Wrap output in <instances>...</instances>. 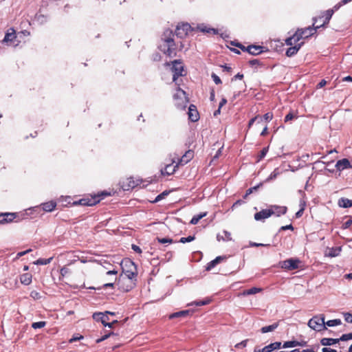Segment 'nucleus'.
<instances>
[{"instance_id": "1", "label": "nucleus", "mask_w": 352, "mask_h": 352, "mask_svg": "<svg viewBox=\"0 0 352 352\" xmlns=\"http://www.w3.org/2000/svg\"><path fill=\"white\" fill-rule=\"evenodd\" d=\"M173 34L171 31L167 30L164 34L162 40L164 44V52L169 57H173L176 55V45L173 39Z\"/></svg>"}, {"instance_id": "2", "label": "nucleus", "mask_w": 352, "mask_h": 352, "mask_svg": "<svg viewBox=\"0 0 352 352\" xmlns=\"http://www.w3.org/2000/svg\"><path fill=\"white\" fill-rule=\"evenodd\" d=\"M109 195V193L102 192L101 195L98 194L94 196L87 197L79 199L78 201H74L71 203L70 200L67 201V204L72 206L81 205V206H94L96 204L99 203L101 198V196H107Z\"/></svg>"}, {"instance_id": "3", "label": "nucleus", "mask_w": 352, "mask_h": 352, "mask_svg": "<svg viewBox=\"0 0 352 352\" xmlns=\"http://www.w3.org/2000/svg\"><path fill=\"white\" fill-rule=\"evenodd\" d=\"M318 19V18L314 19V23L311 26H309L305 28H298L295 32V36H296V39L300 41L302 38H307L316 34L317 30L320 28V26L315 25Z\"/></svg>"}, {"instance_id": "4", "label": "nucleus", "mask_w": 352, "mask_h": 352, "mask_svg": "<svg viewBox=\"0 0 352 352\" xmlns=\"http://www.w3.org/2000/svg\"><path fill=\"white\" fill-rule=\"evenodd\" d=\"M117 286L118 289L122 292H128L131 291L135 286L136 279L128 278L127 276H122V274L120 275L118 278H117Z\"/></svg>"}, {"instance_id": "5", "label": "nucleus", "mask_w": 352, "mask_h": 352, "mask_svg": "<svg viewBox=\"0 0 352 352\" xmlns=\"http://www.w3.org/2000/svg\"><path fill=\"white\" fill-rule=\"evenodd\" d=\"M173 100L175 105L182 109H184L188 102L186 92L179 87L176 89V92L173 94Z\"/></svg>"}, {"instance_id": "6", "label": "nucleus", "mask_w": 352, "mask_h": 352, "mask_svg": "<svg viewBox=\"0 0 352 352\" xmlns=\"http://www.w3.org/2000/svg\"><path fill=\"white\" fill-rule=\"evenodd\" d=\"M122 276H127L128 278H131L133 279H136L138 272L137 268L135 265L134 263L131 260H125L122 262Z\"/></svg>"}, {"instance_id": "7", "label": "nucleus", "mask_w": 352, "mask_h": 352, "mask_svg": "<svg viewBox=\"0 0 352 352\" xmlns=\"http://www.w3.org/2000/svg\"><path fill=\"white\" fill-rule=\"evenodd\" d=\"M308 326L311 329L317 331H321L327 329V327H325L324 317L323 315L314 316L309 320Z\"/></svg>"}, {"instance_id": "8", "label": "nucleus", "mask_w": 352, "mask_h": 352, "mask_svg": "<svg viewBox=\"0 0 352 352\" xmlns=\"http://www.w3.org/2000/svg\"><path fill=\"white\" fill-rule=\"evenodd\" d=\"M301 261L297 258H290L279 263L280 267L287 271L295 270L299 268Z\"/></svg>"}, {"instance_id": "9", "label": "nucleus", "mask_w": 352, "mask_h": 352, "mask_svg": "<svg viewBox=\"0 0 352 352\" xmlns=\"http://www.w3.org/2000/svg\"><path fill=\"white\" fill-rule=\"evenodd\" d=\"M172 70L173 72V80L175 81L179 76H182L184 74V66L182 63L179 60H175L172 62Z\"/></svg>"}, {"instance_id": "10", "label": "nucleus", "mask_w": 352, "mask_h": 352, "mask_svg": "<svg viewBox=\"0 0 352 352\" xmlns=\"http://www.w3.org/2000/svg\"><path fill=\"white\" fill-rule=\"evenodd\" d=\"M190 25L188 23L178 25L175 30V34L179 38L185 37L190 31Z\"/></svg>"}, {"instance_id": "11", "label": "nucleus", "mask_w": 352, "mask_h": 352, "mask_svg": "<svg viewBox=\"0 0 352 352\" xmlns=\"http://www.w3.org/2000/svg\"><path fill=\"white\" fill-rule=\"evenodd\" d=\"M18 217L15 212L0 213V224H6L12 222Z\"/></svg>"}, {"instance_id": "12", "label": "nucleus", "mask_w": 352, "mask_h": 352, "mask_svg": "<svg viewBox=\"0 0 352 352\" xmlns=\"http://www.w3.org/2000/svg\"><path fill=\"white\" fill-rule=\"evenodd\" d=\"M194 157V151L192 150H188L180 157L177 158V165L184 166L190 162Z\"/></svg>"}, {"instance_id": "13", "label": "nucleus", "mask_w": 352, "mask_h": 352, "mask_svg": "<svg viewBox=\"0 0 352 352\" xmlns=\"http://www.w3.org/2000/svg\"><path fill=\"white\" fill-rule=\"evenodd\" d=\"M281 348V342H275L271 343L262 349L255 348L254 352H272L274 350L279 349Z\"/></svg>"}, {"instance_id": "14", "label": "nucleus", "mask_w": 352, "mask_h": 352, "mask_svg": "<svg viewBox=\"0 0 352 352\" xmlns=\"http://www.w3.org/2000/svg\"><path fill=\"white\" fill-rule=\"evenodd\" d=\"M188 119L193 122H195L199 119V113L197 111V107L194 104H190L188 107Z\"/></svg>"}, {"instance_id": "15", "label": "nucleus", "mask_w": 352, "mask_h": 352, "mask_svg": "<svg viewBox=\"0 0 352 352\" xmlns=\"http://www.w3.org/2000/svg\"><path fill=\"white\" fill-rule=\"evenodd\" d=\"M336 168L338 170H343L346 168H352V163L346 158H343L336 162Z\"/></svg>"}, {"instance_id": "16", "label": "nucleus", "mask_w": 352, "mask_h": 352, "mask_svg": "<svg viewBox=\"0 0 352 352\" xmlns=\"http://www.w3.org/2000/svg\"><path fill=\"white\" fill-rule=\"evenodd\" d=\"M335 10H336L333 8V9L327 10V11L323 12L322 15L321 16H319L318 19H320L322 18H324V20L322 23L317 25L316 26H320V28H321L324 27L327 24H328Z\"/></svg>"}, {"instance_id": "17", "label": "nucleus", "mask_w": 352, "mask_h": 352, "mask_svg": "<svg viewBox=\"0 0 352 352\" xmlns=\"http://www.w3.org/2000/svg\"><path fill=\"white\" fill-rule=\"evenodd\" d=\"M269 209L272 212V214H276L277 217L285 214L287 210L286 206H280L276 205L271 206Z\"/></svg>"}, {"instance_id": "18", "label": "nucleus", "mask_w": 352, "mask_h": 352, "mask_svg": "<svg viewBox=\"0 0 352 352\" xmlns=\"http://www.w3.org/2000/svg\"><path fill=\"white\" fill-rule=\"evenodd\" d=\"M272 215V212L270 209H263L254 214V219L256 221H261L267 219Z\"/></svg>"}, {"instance_id": "19", "label": "nucleus", "mask_w": 352, "mask_h": 352, "mask_svg": "<svg viewBox=\"0 0 352 352\" xmlns=\"http://www.w3.org/2000/svg\"><path fill=\"white\" fill-rule=\"evenodd\" d=\"M265 47L261 45H249V54L253 56H256L261 54L263 52H265Z\"/></svg>"}, {"instance_id": "20", "label": "nucleus", "mask_w": 352, "mask_h": 352, "mask_svg": "<svg viewBox=\"0 0 352 352\" xmlns=\"http://www.w3.org/2000/svg\"><path fill=\"white\" fill-rule=\"evenodd\" d=\"M226 256H219L207 264V265L206 267V270L207 271H210L217 265L221 263L222 261H226Z\"/></svg>"}, {"instance_id": "21", "label": "nucleus", "mask_w": 352, "mask_h": 352, "mask_svg": "<svg viewBox=\"0 0 352 352\" xmlns=\"http://www.w3.org/2000/svg\"><path fill=\"white\" fill-rule=\"evenodd\" d=\"M173 162L176 163V164L173 165L172 164L166 165L165 168L161 170L162 175H171L174 174L179 165H177V163L175 162V160H173Z\"/></svg>"}, {"instance_id": "22", "label": "nucleus", "mask_w": 352, "mask_h": 352, "mask_svg": "<svg viewBox=\"0 0 352 352\" xmlns=\"http://www.w3.org/2000/svg\"><path fill=\"white\" fill-rule=\"evenodd\" d=\"M104 263L107 265L102 266L105 270H107L106 272V274L109 276H113V280L116 281L118 271L114 267H113V268L109 267L110 266L113 267L111 265V264L107 263V262H104Z\"/></svg>"}, {"instance_id": "23", "label": "nucleus", "mask_w": 352, "mask_h": 352, "mask_svg": "<svg viewBox=\"0 0 352 352\" xmlns=\"http://www.w3.org/2000/svg\"><path fill=\"white\" fill-rule=\"evenodd\" d=\"M303 43H304L302 42L300 43L295 45L294 46H291L290 47H289L286 51V56L288 57H291L297 54L298 50L302 46Z\"/></svg>"}, {"instance_id": "24", "label": "nucleus", "mask_w": 352, "mask_h": 352, "mask_svg": "<svg viewBox=\"0 0 352 352\" xmlns=\"http://www.w3.org/2000/svg\"><path fill=\"white\" fill-rule=\"evenodd\" d=\"M32 280V275L30 273H25L20 276V282L25 285H29Z\"/></svg>"}, {"instance_id": "25", "label": "nucleus", "mask_w": 352, "mask_h": 352, "mask_svg": "<svg viewBox=\"0 0 352 352\" xmlns=\"http://www.w3.org/2000/svg\"><path fill=\"white\" fill-rule=\"evenodd\" d=\"M56 206V203L54 201H50L41 204L42 209L45 212L53 211Z\"/></svg>"}, {"instance_id": "26", "label": "nucleus", "mask_w": 352, "mask_h": 352, "mask_svg": "<svg viewBox=\"0 0 352 352\" xmlns=\"http://www.w3.org/2000/svg\"><path fill=\"white\" fill-rule=\"evenodd\" d=\"M338 204L340 207L347 208L352 206V200L342 197L338 200Z\"/></svg>"}, {"instance_id": "27", "label": "nucleus", "mask_w": 352, "mask_h": 352, "mask_svg": "<svg viewBox=\"0 0 352 352\" xmlns=\"http://www.w3.org/2000/svg\"><path fill=\"white\" fill-rule=\"evenodd\" d=\"M190 311L189 310H183L177 312L173 313L169 315L168 318L169 319H173L176 318H181V317H186L189 316Z\"/></svg>"}, {"instance_id": "28", "label": "nucleus", "mask_w": 352, "mask_h": 352, "mask_svg": "<svg viewBox=\"0 0 352 352\" xmlns=\"http://www.w3.org/2000/svg\"><path fill=\"white\" fill-rule=\"evenodd\" d=\"M339 341H340V338L334 339V338H324L321 339L320 343L323 346H331V345H333L335 344L338 343Z\"/></svg>"}, {"instance_id": "29", "label": "nucleus", "mask_w": 352, "mask_h": 352, "mask_svg": "<svg viewBox=\"0 0 352 352\" xmlns=\"http://www.w3.org/2000/svg\"><path fill=\"white\" fill-rule=\"evenodd\" d=\"M278 325H279L278 322H275V323H274V324H272L271 325L263 327L261 329V331L263 333H268V332H270V331H273L274 330H275L278 327Z\"/></svg>"}, {"instance_id": "30", "label": "nucleus", "mask_w": 352, "mask_h": 352, "mask_svg": "<svg viewBox=\"0 0 352 352\" xmlns=\"http://www.w3.org/2000/svg\"><path fill=\"white\" fill-rule=\"evenodd\" d=\"M262 291V289L261 288H258V287H252L250 289H245L243 292V296H248V295H252V294H257L260 292Z\"/></svg>"}, {"instance_id": "31", "label": "nucleus", "mask_w": 352, "mask_h": 352, "mask_svg": "<svg viewBox=\"0 0 352 352\" xmlns=\"http://www.w3.org/2000/svg\"><path fill=\"white\" fill-rule=\"evenodd\" d=\"M248 64L250 66L254 67L255 69L264 66V64L259 59L250 60H249Z\"/></svg>"}, {"instance_id": "32", "label": "nucleus", "mask_w": 352, "mask_h": 352, "mask_svg": "<svg viewBox=\"0 0 352 352\" xmlns=\"http://www.w3.org/2000/svg\"><path fill=\"white\" fill-rule=\"evenodd\" d=\"M207 214V212H203L200 213L199 214L195 215L192 219L190 220V223L192 225H196L198 223L200 219H201L203 217H206Z\"/></svg>"}, {"instance_id": "33", "label": "nucleus", "mask_w": 352, "mask_h": 352, "mask_svg": "<svg viewBox=\"0 0 352 352\" xmlns=\"http://www.w3.org/2000/svg\"><path fill=\"white\" fill-rule=\"evenodd\" d=\"M199 29L201 32L204 33H208V34H217L218 33L217 30L214 28H208L206 26L204 27H199Z\"/></svg>"}, {"instance_id": "34", "label": "nucleus", "mask_w": 352, "mask_h": 352, "mask_svg": "<svg viewBox=\"0 0 352 352\" xmlns=\"http://www.w3.org/2000/svg\"><path fill=\"white\" fill-rule=\"evenodd\" d=\"M299 40L296 39V36H295V33L293 36L288 37L285 39V44L287 45L292 46L294 44H296Z\"/></svg>"}, {"instance_id": "35", "label": "nucleus", "mask_w": 352, "mask_h": 352, "mask_svg": "<svg viewBox=\"0 0 352 352\" xmlns=\"http://www.w3.org/2000/svg\"><path fill=\"white\" fill-rule=\"evenodd\" d=\"M16 38V34L14 30L12 32H7L3 40L4 42L12 41Z\"/></svg>"}, {"instance_id": "36", "label": "nucleus", "mask_w": 352, "mask_h": 352, "mask_svg": "<svg viewBox=\"0 0 352 352\" xmlns=\"http://www.w3.org/2000/svg\"><path fill=\"white\" fill-rule=\"evenodd\" d=\"M297 340H290V341H286L283 343V344H281V347L285 349V348H291V347H295L297 346Z\"/></svg>"}, {"instance_id": "37", "label": "nucleus", "mask_w": 352, "mask_h": 352, "mask_svg": "<svg viewBox=\"0 0 352 352\" xmlns=\"http://www.w3.org/2000/svg\"><path fill=\"white\" fill-rule=\"evenodd\" d=\"M52 258V257L49 258H38L35 262H34V263L36 265H47L51 262Z\"/></svg>"}, {"instance_id": "38", "label": "nucleus", "mask_w": 352, "mask_h": 352, "mask_svg": "<svg viewBox=\"0 0 352 352\" xmlns=\"http://www.w3.org/2000/svg\"><path fill=\"white\" fill-rule=\"evenodd\" d=\"M269 147H265L263 148L259 153V154L257 156V162H260L262 160L266 155L267 153L268 152Z\"/></svg>"}, {"instance_id": "39", "label": "nucleus", "mask_w": 352, "mask_h": 352, "mask_svg": "<svg viewBox=\"0 0 352 352\" xmlns=\"http://www.w3.org/2000/svg\"><path fill=\"white\" fill-rule=\"evenodd\" d=\"M341 320L340 319H334V320H328L327 322H325V325H327L328 327H334L337 325L341 324Z\"/></svg>"}, {"instance_id": "40", "label": "nucleus", "mask_w": 352, "mask_h": 352, "mask_svg": "<svg viewBox=\"0 0 352 352\" xmlns=\"http://www.w3.org/2000/svg\"><path fill=\"white\" fill-rule=\"evenodd\" d=\"M45 325H46V322L45 321H39V322H33L32 324V327L33 329H36L43 328Z\"/></svg>"}, {"instance_id": "41", "label": "nucleus", "mask_w": 352, "mask_h": 352, "mask_svg": "<svg viewBox=\"0 0 352 352\" xmlns=\"http://www.w3.org/2000/svg\"><path fill=\"white\" fill-rule=\"evenodd\" d=\"M210 299H206L204 300L195 301L192 303V305H195L196 306H203L206 305H208L210 302Z\"/></svg>"}, {"instance_id": "42", "label": "nucleus", "mask_w": 352, "mask_h": 352, "mask_svg": "<svg viewBox=\"0 0 352 352\" xmlns=\"http://www.w3.org/2000/svg\"><path fill=\"white\" fill-rule=\"evenodd\" d=\"M98 315L101 316L100 318L101 322L104 327H107V323L109 322H108V320H109L108 316L102 313H99V314H98Z\"/></svg>"}, {"instance_id": "43", "label": "nucleus", "mask_w": 352, "mask_h": 352, "mask_svg": "<svg viewBox=\"0 0 352 352\" xmlns=\"http://www.w3.org/2000/svg\"><path fill=\"white\" fill-rule=\"evenodd\" d=\"M195 239V236H188L187 237H182L179 239V242L182 243H185L187 242H191V241H194Z\"/></svg>"}, {"instance_id": "44", "label": "nucleus", "mask_w": 352, "mask_h": 352, "mask_svg": "<svg viewBox=\"0 0 352 352\" xmlns=\"http://www.w3.org/2000/svg\"><path fill=\"white\" fill-rule=\"evenodd\" d=\"M157 240L159 243H173V241L172 239H170V238H160V237H157Z\"/></svg>"}, {"instance_id": "45", "label": "nucleus", "mask_w": 352, "mask_h": 352, "mask_svg": "<svg viewBox=\"0 0 352 352\" xmlns=\"http://www.w3.org/2000/svg\"><path fill=\"white\" fill-rule=\"evenodd\" d=\"M113 276H111V278H109V280H110L111 282L104 283L102 287L103 288H107V287L114 288L116 281L113 280Z\"/></svg>"}, {"instance_id": "46", "label": "nucleus", "mask_w": 352, "mask_h": 352, "mask_svg": "<svg viewBox=\"0 0 352 352\" xmlns=\"http://www.w3.org/2000/svg\"><path fill=\"white\" fill-rule=\"evenodd\" d=\"M258 187H259V185L248 188L246 190V192H245V195L243 196V198L246 199L248 195L252 194L253 192V191L256 190L258 188Z\"/></svg>"}, {"instance_id": "47", "label": "nucleus", "mask_w": 352, "mask_h": 352, "mask_svg": "<svg viewBox=\"0 0 352 352\" xmlns=\"http://www.w3.org/2000/svg\"><path fill=\"white\" fill-rule=\"evenodd\" d=\"M352 225V217H350L347 221L344 222L342 226V228L345 230L349 228Z\"/></svg>"}, {"instance_id": "48", "label": "nucleus", "mask_w": 352, "mask_h": 352, "mask_svg": "<svg viewBox=\"0 0 352 352\" xmlns=\"http://www.w3.org/2000/svg\"><path fill=\"white\" fill-rule=\"evenodd\" d=\"M352 1V0H342L340 2L334 6V9L338 10L341 6L345 5L349 2Z\"/></svg>"}, {"instance_id": "49", "label": "nucleus", "mask_w": 352, "mask_h": 352, "mask_svg": "<svg viewBox=\"0 0 352 352\" xmlns=\"http://www.w3.org/2000/svg\"><path fill=\"white\" fill-rule=\"evenodd\" d=\"M30 296L34 300H38L41 298L40 293L35 290L30 292Z\"/></svg>"}, {"instance_id": "50", "label": "nucleus", "mask_w": 352, "mask_h": 352, "mask_svg": "<svg viewBox=\"0 0 352 352\" xmlns=\"http://www.w3.org/2000/svg\"><path fill=\"white\" fill-rule=\"evenodd\" d=\"M168 194V192L167 191H164L163 192L160 193V195H158L155 199L154 200L153 202H157L160 200H162V199H164L167 195Z\"/></svg>"}, {"instance_id": "51", "label": "nucleus", "mask_w": 352, "mask_h": 352, "mask_svg": "<svg viewBox=\"0 0 352 352\" xmlns=\"http://www.w3.org/2000/svg\"><path fill=\"white\" fill-rule=\"evenodd\" d=\"M344 320L346 322L352 323V314L351 313H349V312L344 313Z\"/></svg>"}, {"instance_id": "52", "label": "nucleus", "mask_w": 352, "mask_h": 352, "mask_svg": "<svg viewBox=\"0 0 352 352\" xmlns=\"http://www.w3.org/2000/svg\"><path fill=\"white\" fill-rule=\"evenodd\" d=\"M114 333L113 332H110L108 334H105L104 336H102L101 338L97 339L96 340V343H100L104 340H105L106 339H107L108 338L110 337L111 335H113Z\"/></svg>"}, {"instance_id": "53", "label": "nucleus", "mask_w": 352, "mask_h": 352, "mask_svg": "<svg viewBox=\"0 0 352 352\" xmlns=\"http://www.w3.org/2000/svg\"><path fill=\"white\" fill-rule=\"evenodd\" d=\"M352 339V333L343 334L340 338V340L346 341Z\"/></svg>"}, {"instance_id": "54", "label": "nucleus", "mask_w": 352, "mask_h": 352, "mask_svg": "<svg viewBox=\"0 0 352 352\" xmlns=\"http://www.w3.org/2000/svg\"><path fill=\"white\" fill-rule=\"evenodd\" d=\"M60 276L64 277L67 274H68L69 273H70V270L68 267H63L60 269Z\"/></svg>"}, {"instance_id": "55", "label": "nucleus", "mask_w": 352, "mask_h": 352, "mask_svg": "<svg viewBox=\"0 0 352 352\" xmlns=\"http://www.w3.org/2000/svg\"><path fill=\"white\" fill-rule=\"evenodd\" d=\"M305 203L301 204V208L296 213V218H299L302 215L305 210Z\"/></svg>"}, {"instance_id": "56", "label": "nucleus", "mask_w": 352, "mask_h": 352, "mask_svg": "<svg viewBox=\"0 0 352 352\" xmlns=\"http://www.w3.org/2000/svg\"><path fill=\"white\" fill-rule=\"evenodd\" d=\"M295 118V116L292 112H289L286 116L285 117V122H287L288 121L292 120Z\"/></svg>"}, {"instance_id": "57", "label": "nucleus", "mask_w": 352, "mask_h": 352, "mask_svg": "<svg viewBox=\"0 0 352 352\" xmlns=\"http://www.w3.org/2000/svg\"><path fill=\"white\" fill-rule=\"evenodd\" d=\"M212 78L214 80V82L217 84V85H219V84H221V80L220 79V78L216 75L215 74H212Z\"/></svg>"}, {"instance_id": "58", "label": "nucleus", "mask_w": 352, "mask_h": 352, "mask_svg": "<svg viewBox=\"0 0 352 352\" xmlns=\"http://www.w3.org/2000/svg\"><path fill=\"white\" fill-rule=\"evenodd\" d=\"M263 118L265 119V120L266 121H270L272 120L273 118V114L272 113H270V112H268V113H266L264 116H263Z\"/></svg>"}, {"instance_id": "59", "label": "nucleus", "mask_w": 352, "mask_h": 352, "mask_svg": "<svg viewBox=\"0 0 352 352\" xmlns=\"http://www.w3.org/2000/svg\"><path fill=\"white\" fill-rule=\"evenodd\" d=\"M83 338V336H74L69 340V342L70 343H73L76 341H78V340H80L81 339Z\"/></svg>"}, {"instance_id": "60", "label": "nucleus", "mask_w": 352, "mask_h": 352, "mask_svg": "<svg viewBox=\"0 0 352 352\" xmlns=\"http://www.w3.org/2000/svg\"><path fill=\"white\" fill-rule=\"evenodd\" d=\"M236 46L238 47L239 48H240L242 51L243 52H249V45L245 47V45L241 44V43H237L236 44Z\"/></svg>"}, {"instance_id": "61", "label": "nucleus", "mask_w": 352, "mask_h": 352, "mask_svg": "<svg viewBox=\"0 0 352 352\" xmlns=\"http://www.w3.org/2000/svg\"><path fill=\"white\" fill-rule=\"evenodd\" d=\"M248 341V340H244L241 341V342L236 344L235 345V347L236 348H240L241 346L245 347L247 345Z\"/></svg>"}, {"instance_id": "62", "label": "nucleus", "mask_w": 352, "mask_h": 352, "mask_svg": "<svg viewBox=\"0 0 352 352\" xmlns=\"http://www.w3.org/2000/svg\"><path fill=\"white\" fill-rule=\"evenodd\" d=\"M250 245L252 247L270 246V244L258 243L255 242H250Z\"/></svg>"}, {"instance_id": "63", "label": "nucleus", "mask_w": 352, "mask_h": 352, "mask_svg": "<svg viewBox=\"0 0 352 352\" xmlns=\"http://www.w3.org/2000/svg\"><path fill=\"white\" fill-rule=\"evenodd\" d=\"M132 249H133L135 252H137V253H139V254H141V253H142V250H141V248H140L139 246L133 244V245H132Z\"/></svg>"}, {"instance_id": "64", "label": "nucleus", "mask_w": 352, "mask_h": 352, "mask_svg": "<svg viewBox=\"0 0 352 352\" xmlns=\"http://www.w3.org/2000/svg\"><path fill=\"white\" fill-rule=\"evenodd\" d=\"M322 352H337L336 350L335 349H331V348H327V347H324L322 349Z\"/></svg>"}]
</instances>
